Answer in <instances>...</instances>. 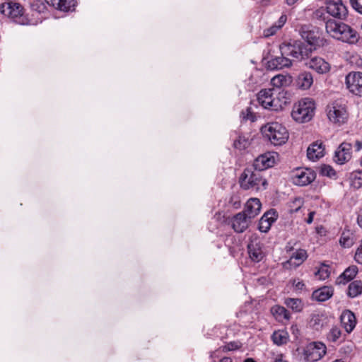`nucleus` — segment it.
I'll return each instance as SVG.
<instances>
[{"instance_id":"1","label":"nucleus","mask_w":362,"mask_h":362,"mask_svg":"<svg viewBox=\"0 0 362 362\" xmlns=\"http://www.w3.org/2000/svg\"><path fill=\"white\" fill-rule=\"evenodd\" d=\"M281 56H276L267 62V68L270 70H279L290 67L293 60L302 62L308 58L313 51L312 47H308L304 42L296 40L293 44L283 43L279 46Z\"/></svg>"},{"instance_id":"2","label":"nucleus","mask_w":362,"mask_h":362,"mask_svg":"<svg viewBox=\"0 0 362 362\" xmlns=\"http://www.w3.org/2000/svg\"><path fill=\"white\" fill-rule=\"evenodd\" d=\"M327 11L320 8L313 12L312 18L325 23L326 31L332 37L351 44L358 41L357 32L354 29L344 23L327 19Z\"/></svg>"},{"instance_id":"3","label":"nucleus","mask_w":362,"mask_h":362,"mask_svg":"<svg viewBox=\"0 0 362 362\" xmlns=\"http://www.w3.org/2000/svg\"><path fill=\"white\" fill-rule=\"evenodd\" d=\"M240 185L245 190L264 189L267 185V182L263 178L262 173L252 167L246 168L241 174L239 179Z\"/></svg>"},{"instance_id":"4","label":"nucleus","mask_w":362,"mask_h":362,"mask_svg":"<svg viewBox=\"0 0 362 362\" xmlns=\"http://www.w3.org/2000/svg\"><path fill=\"white\" fill-rule=\"evenodd\" d=\"M315 103L310 98H304L294 104L291 112L293 119L299 123H305L315 115Z\"/></svg>"},{"instance_id":"5","label":"nucleus","mask_w":362,"mask_h":362,"mask_svg":"<svg viewBox=\"0 0 362 362\" xmlns=\"http://www.w3.org/2000/svg\"><path fill=\"white\" fill-rule=\"evenodd\" d=\"M261 132L264 137L275 145H282L288 139V132L286 127L278 122L269 123L262 127Z\"/></svg>"},{"instance_id":"6","label":"nucleus","mask_w":362,"mask_h":362,"mask_svg":"<svg viewBox=\"0 0 362 362\" xmlns=\"http://www.w3.org/2000/svg\"><path fill=\"white\" fill-rule=\"evenodd\" d=\"M298 33L301 37L307 42V43L313 47L315 49L317 47L324 46L326 41L322 37V34L319 29L312 25H302L300 26Z\"/></svg>"},{"instance_id":"7","label":"nucleus","mask_w":362,"mask_h":362,"mask_svg":"<svg viewBox=\"0 0 362 362\" xmlns=\"http://www.w3.org/2000/svg\"><path fill=\"white\" fill-rule=\"evenodd\" d=\"M327 115L330 122L341 125L348 119V113L344 105L340 100H334L327 105Z\"/></svg>"},{"instance_id":"8","label":"nucleus","mask_w":362,"mask_h":362,"mask_svg":"<svg viewBox=\"0 0 362 362\" xmlns=\"http://www.w3.org/2000/svg\"><path fill=\"white\" fill-rule=\"evenodd\" d=\"M257 101L264 109L277 111L282 108L279 100L274 98L272 89L260 90L257 94Z\"/></svg>"},{"instance_id":"9","label":"nucleus","mask_w":362,"mask_h":362,"mask_svg":"<svg viewBox=\"0 0 362 362\" xmlns=\"http://www.w3.org/2000/svg\"><path fill=\"white\" fill-rule=\"evenodd\" d=\"M326 354V346L320 341L308 344L304 349V358L308 362H315L321 359Z\"/></svg>"},{"instance_id":"10","label":"nucleus","mask_w":362,"mask_h":362,"mask_svg":"<svg viewBox=\"0 0 362 362\" xmlns=\"http://www.w3.org/2000/svg\"><path fill=\"white\" fill-rule=\"evenodd\" d=\"M316 177L315 173L310 168H297L291 175V180L294 185L305 186L310 184Z\"/></svg>"},{"instance_id":"11","label":"nucleus","mask_w":362,"mask_h":362,"mask_svg":"<svg viewBox=\"0 0 362 362\" xmlns=\"http://www.w3.org/2000/svg\"><path fill=\"white\" fill-rule=\"evenodd\" d=\"M1 12L15 22L23 23V21H21L23 14V8L19 3L10 1L3 4L1 6Z\"/></svg>"},{"instance_id":"12","label":"nucleus","mask_w":362,"mask_h":362,"mask_svg":"<svg viewBox=\"0 0 362 362\" xmlns=\"http://www.w3.org/2000/svg\"><path fill=\"white\" fill-rule=\"evenodd\" d=\"M326 11L330 16L341 20H344L348 15L347 8L341 0H328Z\"/></svg>"},{"instance_id":"13","label":"nucleus","mask_w":362,"mask_h":362,"mask_svg":"<svg viewBox=\"0 0 362 362\" xmlns=\"http://www.w3.org/2000/svg\"><path fill=\"white\" fill-rule=\"evenodd\" d=\"M347 89L353 94L362 96V72H351L345 78Z\"/></svg>"},{"instance_id":"14","label":"nucleus","mask_w":362,"mask_h":362,"mask_svg":"<svg viewBox=\"0 0 362 362\" xmlns=\"http://www.w3.org/2000/svg\"><path fill=\"white\" fill-rule=\"evenodd\" d=\"M303 61L305 62L304 64L308 68L314 70L319 74H327L330 70L329 64L322 57H314L309 59V57H308Z\"/></svg>"},{"instance_id":"15","label":"nucleus","mask_w":362,"mask_h":362,"mask_svg":"<svg viewBox=\"0 0 362 362\" xmlns=\"http://www.w3.org/2000/svg\"><path fill=\"white\" fill-rule=\"evenodd\" d=\"M352 145L348 142H342L335 151L334 160L343 165L351 158Z\"/></svg>"},{"instance_id":"16","label":"nucleus","mask_w":362,"mask_h":362,"mask_svg":"<svg viewBox=\"0 0 362 362\" xmlns=\"http://www.w3.org/2000/svg\"><path fill=\"white\" fill-rule=\"evenodd\" d=\"M275 163L274 156L269 152L258 156L253 162L252 167L256 170L260 172L272 168Z\"/></svg>"},{"instance_id":"17","label":"nucleus","mask_w":362,"mask_h":362,"mask_svg":"<svg viewBox=\"0 0 362 362\" xmlns=\"http://www.w3.org/2000/svg\"><path fill=\"white\" fill-rule=\"evenodd\" d=\"M307 257L306 250L303 249L296 250L292 253L289 259L284 263V267L286 269L296 268L303 264Z\"/></svg>"},{"instance_id":"18","label":"nucleus","mask_w":362,"mask_h":362,"mask_svg":"<svg viewBox=\"0 0 362 362\" xmlns=\"http://www.w3.org/2000/svg\"><path fill=\"white\" fill-rule=\"evenodd\" d=\"M261 206L262 204L259 199L251 198L246 202L245 209L242 212L244 213L250 220H251L259 214Z\"/></svg>"},{"instance_id":"19","label":"nucleus","mask_w":362,"mask_h":362,"mask_svg":"<svg viewBox=\"0 0 362 362\" xmlns=\"http://www.w3.org/2000/svg\"><path fill=\"white\" fill-rule=\"evenodd\" d=\"M250 221L244 213L239 212L232 219V228L237 233H243L248 228Z\"/></svg>"},{"instance_id":"20","label":"nucleus","mask_w":362,"mask_h":362,"mask_svg":"<svg viewBox=\"0 0 362 362\" xmlns=\"http://www.w3.org/2000/svg\"><path fill=\"white\" fill-rule=\"evenodd\" d=\"M340 320L342 326L348 333L351 332L356 327V316L354 313L349 310L343 311L340 316Z\"/></svg>"},{"instance_id":"21","label":"nucleus","mask_w":362,"mask_h":362,"mask_svg":"<svg viewBox=\"0 0 362 362\" xmlns=\"http://www.w3.org/2000/svg\"><path fill=\"white\" fill-rule=\"evenodd\" d=\"M296 83L297 87L301 90L309 89L313 83V74L306 71L300 72L296 78Z\"/></svg>"},{"instance_id":"22","label":"nucleus","mask_w":362,"mask_h":362,"mask_svg":"<svg viewBox=\"0 0 362 362\" xmlns=\"http://www.w3.org/2000/svg\"><path fill=\"white\" fill-rule=\"evenodd\" d=\"M325 148L322 142H314L309 146L307 150L308 158L310 160L315 161L322 158L325 153Z\"/></svg>"},{"instance_id":"23","label":"nucleus","mask_w":362,"mask_h":362,"mask_svg":"<svg viewBox=\"0 0 362 362\" xmlns=\"http://www.w3.org/2000/svg\"><path fill=\"white\" fill-rule=\"evenodd\" d=\"M334 293L331 286H322L315 290L312 293V298L318 302H324L329 299Z\"/></svg>"},{"instance_id":"24","label":"nucleus","mask_w":362,"mask_h":362,"mask_svg":"<svg viewBox=\"0 0 362 362\" xmlns=\"http://www.w3.org/2000/svg\"><path fill=\"white\" fill-rule=\"evenodd\" d=\"M47 4L61 11H71L75 6V0H45Z\"/></svg>"},{"instance_id":"25","label":"nucleus","mask_w":362,"mask_h":362,"mask_svg":"<svg viewBox=\"0 0 362 362\" xmlns=\"http://www.w3.org/2000/svg\"><path fill=\"white\" fill-rule=\"evenodd\" d=\"M357 273L358 268L356 266L349 267L337 279L336 283L337 284H346L352 280Z\"/></svg>"},{"instance_id":"26","label":"nucleus","mask_w":362,"mask_h":362,"mask_svg":"<svg viewBox=\"0 0 362 362\" xmlns=\"http://www.w3.org/2000/svg\"><path fill=\"white\" fill-rule=\"evenodd\" d=\"M327 317L322 313H313L310 315V325L316 330L327 324Z\"/></svg>"},{"instance_id":"27","label":"nucleus","mask_w":362,"mask_h":362,"mask_svg":"<svg viewBox=\"0 0 362 362\" xmlns=\"http://www.w3.org/2000/svg\"><path fill=\"white\" fill-rule=\"evenodd\" d=\"M271 313L279 321L288 320L291 318L290 313L283 306L274 305L271 308Z\"/></svg>"},{"instance_id":"28","label":"nucleus","mask_w":362,"mask_h":362,"mask_svg":"<svg viewBox=\"0 0 362 362\" xmlns=\"http://www.w3.org/2000/svg\"><path fill=\"white\" fill-rule=\"evenodd\" d=\"M354 240L355 236L354 233L349 229H344L341 233L339 243L341 247L349 248L354 245Z\"/></svg>"},{"instance_id":"29","label":"nucleus","mask_w":362,"mask_h":362,"mask_svg":"<svg viewBox=\"0 0 362 362\" xmlns=\"http://www.w3.org/2000/svg\"><path fill=\"white\" fill-rule=\"evenodd\" d=\"M247 248L250 257L252 261L259 262L263 259L264 253L257 244H249Z\"/></svg>"},{"instance_id":"30","label":"nucleus","mask_w":362,"mask_h":362,"mask_svg":"<svg viewBox=\"0 0 362 362\" xmlns=\"http://www.w3.org/2000/svg\"><path fill=\"white\" fill-rule=\"evenodd\" d=\"M288 334L285 330L275 331L272 335L274 344L278 346L286 344L288 341Z\"/></svg>"},{"instance_id":"31","label":"nucleus","mask_w":362,"mask_h":362,"mask_svg":"<svg viewBox=\"0 0 362 362\" xmlns=\"http://www.w3.org/2000/svg\"><path fill=\"white\" fill-rule=\"evenodd\" d=\"M285 305L296 313H299L303 309V303L300 298H288L285 299Z\"/></svg>"},{"instance_id":"32","label":"nucleus","mask_w":362,"mask_h":362,"mask_svg":"<svg viewBox=\"0 0 362 362\" xmlns=\"http://www.w3.org/2000/svg\"><path fill=\"white\" fill-rule=\"evenodd\" d=\"M362 293V281H354L348 288V296L351 298H355Z\"/></svg>"},{"instance_id":"33","label":"nucleus","mask_w":362,"mask_h":362,"mask_svg":"<svg viewBox=\"0 0 362 362\" xmlns=\"http://www.w3.org/2000/svg\"><path fill=\"white\" fill-rule=\"evenodd\" d=\"M268 213L264 214L260 219L258 228L261 232L267 233L270 229L272 223L276 221V218L268 217Z\"/></svg>"},{"instance_id":"34","label":"nucleus","mask_w":362,"mask_h":362,"mask_svg":"<svg viewBox=\"0 0 362 362\" xmlns=\"http://www.w3.org/2000/svg\"><path fill=\"white\" fill-rule=\"evenodd\" d=\"M351 185L356 188L359 189L362 187V170H355L350 174L349 177Z\"/></svg>"},{"instance_id":"35","label":"nucleus","mask_w":362,"mask_h":362,"mask_svg":"<svg viewBox=\"0 0 362 362\" xmlns=\"http://www.w3.org/2000/svg\"><path fill=\"white\" fill-rule=\"evenodd\" d=\"M341 336V330L339 327H333L327 334V339L332 342H337Z\"/></svg>"},{"instance_id":"36","label":"nucleus","mask_w":362,"mask_h":362,"mask_svg":"<svg viewBox=\"0 0 362 362\" xmlns=\"http://www.w3.org/2000/svg\"><path fill=\"white\" fill-rule=\"evenodd\" d=\"M272 84L276 88H280L288 84V79L284 75H277L272 78Z\"/></svg>"},{"instance_id":"37","label":"nucleus","mask_w":362,"mask_h":362,"mask_svg":"<svg viewBox=\"0 0 362 362\" xmlns=\"http://www.w3.org/2000/svg\"><path fill=\"white\" fill-rule=\"evenodd\" d=\"M31 9L39 13H44L46 10V5L41 0H33L30 4Z\"/></svg>"},{"instance_id":"38","label":"nucleus","mask_w":362,"mask_h":362,"mask_svg":"<svg viewBox=\"0 0 362 362\" xmlns=\"http://www.w3.org/2000/svg\"><path fill=\"white\" fill-rule=\"evenodd\" d=\"M249 145L247 139L245 137L239 136L238 139L234 141L233 146L235 148L242 150L246 148Z\"/></svg>"},{"instance_id":"39","label":"nucleus","mask_w":362,"mask_h":362,"mask_svg":"<svg viewBox=\"0 0 362 362\" xmlns=\"http://www.w3.org/2000/svg\"><path fill=\"white\" fill-rule=\"evenodd\" d=\"M320 173L324 176H327L329 177H332L336 174L335 170L331 166L327 165H323L320 168Z\"/></svg>"},{"instance_id":"40","label":"nucleus","mask_w":362,"mask_h":362,"mask_svg":"<svg viewBox=\"0 0 362 362\" xmlns=\"http://www.w3.org/2000/svg\"><path fill=\"white\" fill-rule=\"evenodd\" d=\"M353 8L362 14V0H350Z\"/></svg>"},{"instance_id":"41","label":"nucleus","mask_w":362,"mask_h":362,"mask_svg":"<svg viewBox=\"0 0 362 362\" xmlns=\"http://www.w3.org/2000/svg\"><path fill=\"white\" fill-rule=\"evenodd\" d=\"M242 115H243V119H250L251 121L255 120V117L253 115L250 107H247L246 109L245 112L243 111Z\"/></svg>"},{"instance_id":"42","label":"nucleus","mask_w":362,"mask_h":362,"mask_svg":"<svg viewBox=\"0 0 362 362\" xmlns=\"http://www.w3.org/2000/svg\"><path fill=\"white\" fill-rule=\"evenodd\" d=\"M354 259L356 262L362 264V242L360 247L357 249Z\"/></svg>"},{"instance_id":"43","label":"nucleus","mask_w":362,"mask_h":362,"mask_svg":"<svg viewBox=\"0 0 362 362\" xmlns=\"http://www.w3.org/2000/svg\"><path fill=\"white\" fill-rule=\"evenodd\" d=\"M315 274L319 275L320 279H325L329 276V272L327 271V269L325 267L320 268Z\"/></svg>"},{"instance_id":"44","label":"nucleus","mask_w":362,"mask_h":362,"mask_svg":"<svg viewBox=\"0 0 362 362\" xmlns=\"http://www.w3.org/2000/svg\"><path fill=\"white\" fill-rule=\"evenodd\" d=\"M278 28L276 25L272 26L270 28L265 30L264 31V35L265 37H269L271 35H273L276 32Z\"/></svg>"},{"instance_id":"45","label":"nucleus","mask_w":362,"mask_h":362,"mask_svg":"<svg viewBox=\"0 0 362 362\" xmlns=\"http://www.w3.org/2000/svg\"><path fill=\"white\" fill-rule=\"evenodd\" d=\"M228 351H233L239 349V346L236 342H230L224 347Z\"/></svg>"},{"instance_id":"46","label":"nucleus","mask_w":362,"mask_h":362,"mask_svg":"<svg viewBox=\"0 0 362 362\" xmlns=\"http://www.w3.org/2000/svg\"><path fill=\"white\" fill-rule=\"evenodd\" d=\"M293 285L297 290H303L305 287L304 283L300 281H296V280H294Z\"/></svg>"},{"instance_id":"47","label":"nucleus","mask_w":362,"mask_h":362,"mask_svg":"<svg viewBox=\"0 0 362 362\" xmlns=\"http://www.w3.org/2000/svg\"><path fill=\"white\" fill-rule=\"evenodd\" d=\"M286 21V16L283 15L279 18V21H278V25L276 26L278 28V29H279L284 25Z\"/></svg>"},{"instance_id":"48","label":"nucleus","mask_w":362,"mask_h":362,"mask_svg":"<svg viewBox=\"0 0 362 362\" xmlns=\"http://www.w3.org/2000/svg\"><path fill=\"white\" fill-rule=\"evenodd\" d=\"M315 214V211H311L308 214V217L307 218V219L305 220L306 223L308 224H310L312 223V222L313 221V218H314V215Z\"/></svg>"},{"instance_id":"49","label":"nucleus","mask_w":362,"mask_h":362,"mask_svg":"<svg viewBox=\"0 0 362 362\" xmlns=\"http://www.w3.org/2000/svg\"><path fill=\"white\" fill-rule=\"evenodd\" d=\"M357 223L358 226L362 228V209H360L358 212Z\"/></svg>"},{"instance_id":"50","label":"nucleus","mask_w":362,"mask_h":362,"mask_svg":"<svg viewBox=\"0 0 362 362\" xmlns=\"http://www.w3.org/2000/svg\"><path fill=\"white\" fill-rule=\"evenodd\" d=\"M354 147H355V150L356 151H359L362 149V141H358L357 140L356 142H355V145H354Z\"/></svg>"},{"instance_id":"51","label":"nucleus","mask_w":362,"mask_h":362,"mask_svg":"<svg viewBox=\"0 0 362 362\" xmlns=\"http://www.w3.org/2000/svg\"><path fill=\"white\" fill-rule=\"evenodd\" d=\"M220 362H232V359L229 357H223Z\"/></svg>"},{"instance_id":"52","label":"nucleus","mask_w":362,"mask_h":362,"mask_svg":"<svg viewBox=\"0 0 362 362\" xmlns=\"http://www.w3.org/2000/svg\"><path fill=\"white\" fill-rule=\"evenodd\" d=\"M298 0H286V4L288 5V6H292Z\"/></svg>"},{"instance_id":"53","label":"nucleus","mask_w":362,"mask_h":362,"mask_svg":"<svg viewBox=\"0 0 362 362\" xmlns=\"http://www.w3.org/2000/svg\"><path fill=\"white\" fill-rule=\"evenodd\" d=\"M271 362H288V361H284L281 358H276L274 360H272Z\"/></svg>"},{"instance_id":"54","label":"nucleus","mask_w":362,"mask_h":362,"mask_svg":"<svg viewBox=\"0 0 362 362\" xmlns=\"http://www.w3.org/2000/svg\"><path fill=\"white\" fill-rule=\"evenodd\" d=\"M244 362H255V361L252 358H247L244 361Z\"/></svg>"},{"instance_id":"55","label":"nucleus","mask_w":362,"mask_h":362,"mask_svg":"<svg viewBox=\"0 0 362 362\" xmlns=\"http://www.w3.org/2000/svg\"><path fill=\"white\" fill-rule=\"evenodd\" d=\"M333 362H344V361H341V360H336V361H333Z\"/></svg>"}]
</instances>
